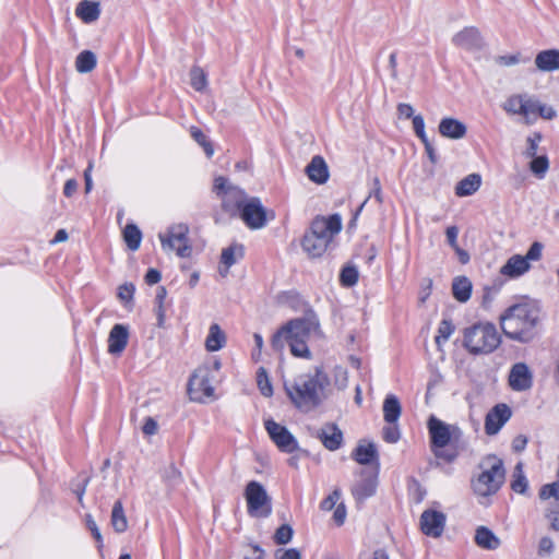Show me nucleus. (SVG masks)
<instances>
[{"label":"nucleus","instance_id":"f257e3e1","mask_svg":"<svg viewBox=\"0 0 559 559\" xmlns=\"http://www.w3.org/2000/svg\"><path fill=\"white\" fill-rule=\"evenodd\" d=\"M320 336L319 319L313 312H308L302 318L293 319L283 325L273 335L271 344L276 352H283L288 345L293 356L310 359L311 352L308 342Z\"/></svg>","mask_w":559,"mask_h":559},{"label":"nucleus","instance_id":"f03ea898","mask_svg":"<svg viewBox=\"0 0 559 559\" xmlns=\"http://www.w3.org/2000/svg\"><path fill=\"white\" fill-rule=\"evenodd\" d=\"M540 308L535 300L523 298L508 307L500 316L501 329L507 337L527 343L534 338Z\"/></svg>","mask_w":559,"mask_h":559},{"label":"nucleus","instance_id":"7ed1b4c3","mask_svg":"<svg viewBox=\"0 0 559 559\" xmlns=\"http://www.w3.org/2000/svg\"><path fill=\"white\" fill-rule=\"evenodd\" d=\"M329 384L328 374L321 367H316L313 373H304L293 380H285L284 389L298 409L309 412L325 399L324 391Z\"/></svg>","mask_w":559,"mask_h":559},{"label":"nucleus","instance_id":"20e7f679","mask_svg":"<svg viewBox=\"0 0 559 559\" xmlns=\"http://www.w3.org/2000/svg\"><path fill=\"white\" fill-rule=\"evenodd\" d=\"M479 468L480 473L472 479V489L478 499H487L496 495L504 483L503 462L496 455H487Z\"/></svg>","mask_w":559,"mask_h":559},{"label":"nucleus","instance_id":"39448f33","mask_svg":"<svg viewBox=\"0 0 559 559\" xmlns=\"http://www.w3.org/2000/svg\"><path fill=\"white\" fill-rule=\"evenodd\" d=\"M501 338L497 328L491 323H477L464 331V346L472 354L492 353Z\"/></svg>","mask_w":559,"mask_h":559},{"label":"nucleus","instance_id":"423d86ee","mask_svg":"<svg viewBox=\"0 0 559 559\" xmlns=\"http://www.w3.org/2000/svg\"><path fill=\"white\" fill-rule=\"evenodd\" d=\"M213 192L221 200L223 210L231 216L238 215V212L249 199L243 189L235 186L223 176L214 179Z\"/></svg>","mask_w":559,"mask_h":559},{"label":"nucleus","instance_id":"0eeeda50","mask_svg":"<svg viewBox=\"0 0 559 559\" xmlns=\"http://www.w3.org/2000/svg\"><path fill=\"white\" fill-rule=\"evenodd\" d=\"M158 239L165 252L175 251L179 258H189L192 253L189 227L183 223L173 224L165 233L158 234Z\"/></svg>","mask_w":559,"mask_h":559},{"label":"nucleus","instance_id":"6e6552de","mask_svg":"<svg viewBox=\"0 0 559 559\" xmlns=\"http://www.w3.org/2000/svg\"><path fill=\"white\" fill-rule=\"evenodd\" d=\"M544 245L534 241L525 255L513 254L501 266L500 273L510 278H518L531 270V262H537L543 257Z\"/></svg>","mask_w":559,"mask_h":559},{"label":"nucleus","instance_id":"1a4fd4ad","mask_svg":"<svg viewBox=\"0 0 559 559\" xmlns=\"http://www.w3.org/2000/svg\"><path fill=\"white\" fill-rule=\"evenodd\" d=\"M248 514L252 518H269L272 513V500L262 484L251 480L245 488Z\"/></svg>","mask_w":559,"mask_h":559},{"label":"nucleus","instance_id":"9d476101","mask_svg":"<svg viewBox=\"0 0 559 559\" xmlns=\"http://www.w3.org/2000/svg\"><path fill=\"white\" fill-rule=\"evenodd\" d=\"M190 399L197 402H205L214 396L212 374L207 367L198 368L190 377L188 383Z\"/></svg>","mask_w":559,"mask_h":559},{"label":"nucleus","instance_id":"9b49d317","mask_svg":"<svg viewBox=\"0 0 559 559\" xmlns=\"http://www.w3.org/2000/svg\"><path fill=\"white\" fill-rule=\"evenodd\" d=\"M238 214L250 229H261L267 223L266 209L257 197L249 198Z\"/></svg>","mask_w":559,"mask_h":559},{"label":"nucleus","instance_id":"f8f14e48","mask_svg":"<svg viewBox=\"0 0 559 559\" xmlns=\"http://www.w3.org/2000/svg\"><path fill=\"white\" fill-rule=\"evenodd\" d=\"M265 430L275 445L285 453H293L298 449V441L289 430L273 419L264 421Z\"/></svg>","mask_w":559,"mask_h":559},{"label":"nucleus","instance_id":"ddd939ff","mask_svg":"<svg viewBox=\"0 0 559 559\" xmlns=\"http://www.w3.org/2000/svg\"><path fill=\"white\" fill-rule=\"evenodd\" d=\"M341 229L342 219L340 215L334 214L329 217H316L308 233L330 245Z\"/></svg>","mask_w":559,"mask_h":559},{"label":"nucleus","instance_id":"4468645a","mask_svg":"<svg viewBox=\"0 0 559 559\" xmlns=\"http://www.w3.org/2000/svg\"><path fill=\"white\" fill-rule=\"evenodd\" d=\"M428 429L432 447L439 449L448 445L453 437H459L461 435V430L457 427L447 425L435 416L429 418Z\"/></svg>","mask_w":559,"mask_h":559},{"label":"nucleus","instance_id":"2eb2a0df","mask_svg":"<svg viewBox=\"0 0 559 559\" xmlns=\"http://www.w3.org/2000/svg\"><path fill=\"white\" fill-rule=\"evenodd\" d=\"M377 471L361 469L358 479L352 487V495L357 502H364L372 497L377 489Z\"/></svg>","mask_w":559,"mask_h":559},{"label":"nucleus","instance_id":"dca6fc26","mask_svg":"<svg viewBox=\"0 0 559 559\" xmlns=\"http://www.w3.org/2000/svg\"><path fill=\"white\" fill-rule=\"evenodd\" d=\"M447 516L443 512L428 509L420 515V530L430 537L438 538L445 527Z\"/></svg>","mask_w":559,"mask_h":559},{"label":"nucleus","instance_id":"f3484780","mask_svg":"<svg viewBox=\"0 0 559 559\" xmlns=\"http://www.w3.org/2000/svg\"><path fill=\"white\" fill-rule=\"evenodd\" d=\"M512 412L507 404H497L486 415L485 432L488 436L497 435L511 418Z\"/></svg>","mask_w":559,"mask_h":559},{"label":"nucleus","instance_id":"a211bd4d","mask_svg":"<svg viewBox=\"0 0 559 559\" xmlns=\"http://www.w3.org/2000/svg\"><path fill=\"white\" fill-rule=\"evenodd\" d=\"M509 385L513 391H527L533 385V373L524 362H516L509 373Z\"/></svg>","mask_w":559,"mask_h":559},{"label":"nucleus","instance_id":"6ab92c4d","mask_svg":"<svg viewBox=\"0 0 559 559\" xmlns=\"http://www.w3.org/2000/svg\"><path fill=\"white\" fill-rule=\"evenodd\" d=\"M129 329L123 324H115L108 335V353L120 355L128 345Z\"/></svg>","mask_w":559,"mask_h":559},{"label":"nucleus","instance_id":"aec40b11","mask_svg":"<svg viewBox=\"0 0 559 559\" xmlns=\"http://www.w3.org/2000/svg\"><path fill=\"white\" fill-rule=\"evenodd\" d=\"M245 255V247L240 243H233L223 249L221 254L219 274L225 277L228 274L229 267L241 260Z\"/></svg>","mask_w":559,"mask_h":559},{"label":"nucleus","instance_id":"412c9836","mask_svg":"<svg viewBox=\"0 0 559 559\" xmlns=\"http://www.w3.org/2000/svg\"><path fill=\"white\" fill-rule=\"evenodd\" d=\"M438 130L443 138L452 140L462 139L467 132V128L462 121L451 117L442 118Z\"/></svg>","mask_w":559,"mask_h":559},{"label":"nucleus","instance_id":"4be33fe9","mask_svg":"<svg viewBox=\"0 0 559 559\" xmlns=\"http://www.w3.org/2000/svg\"><path fill=\"white\" fill-rule=\"evenodd\" d=\"M308 178L318 183H325L329 179V168L324 158L320 155L312 157L311 162L306 167Z\"/></svg>","mask_w":559,"mask_h":559},{"label":"nucleus","instance_id":"5701e85b","mask_svg":"<svg viewBox=\"0 0 559 559\" xmlns=\"http://www.w3.org/2000/svg\"><path fill=\"white\" fill-rule=\"evenodd\" d=\"M475 544L485 550H496L500 547V538L487 526H478L474 536Z\"/></svg>","mask_w":559,"mask_h":559},{"label":"nucleus","instance_id":"b1692460","mask_svg":"<svg viewBox=\"0 0 559 559\" xmlns=\"http://www.w3.org/2000/svg\"><path fill=\"white\" fill-rule=\"evenodd\" d=\"M535 64L538 70L552 72L559 70V50L549 49L537 53Z\"/></svg>","mask_w":559,"mask_h":559},{"label":"nucleus","instance_id":"393cba45","mask_svg":"<svg viewBox=\"0 0 559 559\" xmlns=\"http://www.w3.org/2000/svg\"><path fill=\"white\" fill-rule=\"evenodd\" d=\"M481 186V176L479 174H469L460 180L455 186V194L460 198L473 195Z\"/></svg>","mask_w":559,"mask_h":559},{"label":"nucleus","instance_id":"a878e982","mask_svg":"<svg viewBox=\"0 0 559 559\" xmlns=\"http://www.w3.org/2000/svg\"><path fill=\"white\" fill-rule=\"evenodd\" d=\"M75 14L85 23H92L99 17L100 4L97 1L82 0L75 9Z\"/></svg>","mask_w":559,"mask_h":559},{"label":"nucleus","instance_id":"bb28decb","mask_svg":"<svg viewBox=\"0 0 559 559\" xmlns=\"http://www.w3.org/2000/svg\"><path fill=\"white\" fill-rule=\"evenodd\" d=\"M320 439L330 451L337 450L343 441V433L335 425H329L321 430Z\"/></svg>","mask_w":559,"mask_h":559},{"label":"nucleus","instance_id":"cd10ccee","mask_svg":"<svg viewBox=\"0 0 559 559\" xmlns=\"http://www.w3.org/2000/svg\"><path fill=\"white\" fill-rule=\"evenodd\" d=\"M302 249L312 258L321 257L328 249L329 245L317 236L307 233L301 242Z\"/></svg>","mask_w":559,"mask_h":559},{"label":"nucleus","instance_id":"c85d7f7f","mask_svg":"<svg viewBox=\"0 0 559 559\" xmlns=\"http://www.w3.org/2000/svg\"><path fill=\"white\" fill-rule=\"evenodd\" d=\"M226 335L217 323L211 324L205 340V348L209 352H216L224 347Z\"/></svg>","mask_w":559,"mask_h":559},{"label":"nucleus","instance_id":"c756f323","mask_svg":"<svg viewBox=\"0 0 559 559\" xmlns=\"http://www.w3.org/2000/svg\"><path fill=\"white\" fill-rule=\"evenodd\" d=\"M402 413L399 399L390 394L383 402V418L388 424H396Z\"/></svg>","mask_w":559,"mask_h":559},{"label":"nucleus","instance_id":"7c9ffc66","mask_svg":"<svg viewBox=\"0 0 559 559\" xmlns=\"http://www.w3.org/2000/svg\"><path fill=\"white\" fill-rule=\"evenodd\" d=\"M353 457L356 462L362 465L370 464L378 461V451L373 443L358 444L353 453Z\"/></svg>","mask_w":559,"mask_h":559},{"label":"nucleus","instance_id":"2f4dec72","mask_svg":"<svg viewBox=\"0 0 559 559\" xmlns=\"http://www.w3.org/2000/svg\"><path fill=\"white\" fill-rule=\"evenodd\" d=\"M452 293L454 298L460 302H466L471 298L472 283L465 276L454 278L452 284Z\"/></svg>","mask_w":559,"mask_h":559},{"label":"nucleus","instance_id":"473e14b6","mask_svg":"<svg viewBox=\"0 0 559 559\" xmlns=\"http://www.w3.org/2000/svg\"><path fill=\"white\" fill-rule=\"evenodd\" d=\"M97 64V57L91 50L81 51L75 58V70L79 73H90Z\"/></svg>","mask_w":559,"mask_h":559},{"label":"nucleus","instance_id":"72a5a7b5","mask_svg":"<svg viewBox=\"0 0 559 559\" xmlns=\"http://www.w3.org/2000/svg\"><path fill=\"white\" fill-rule=\"evenodd\" d=\"M111 525L117 533H123L128 528V520L121 501H116L111 510Z\"/></svg>","mask_w":559,"mask_h":559},{"label":"nucleus","instance_id":"f704fd0d","mask_svg":"<svg viewBox=\"0 0 559 559\" xmlns=\"http://www.w3.org/2000/svg\"><path fill=\"white\" fill-rule=\"evenodd\" d=\"M123 240L131 251L140 248L142 240V233L134 224H128L123 229Z\"/></svg>","mask_w":559,"mask_h":559},{"label":"nucleus","instance_id":"c9c22d12","mask_svg":"<svg viewBox=\"0 0 559 559\" xmlns=\"http://www.w3.org/2000/svg\"><path fill=\"white\" fill-rule=\"evenodd\" d=\"M513 479L511 481V488L518 493H524L527 489V479L523 472V464L519 462L513 471Z\"/></svg>","mask_w":559,"mask_h":559},{"label":"nucleus","instance_id":"e433bc0d","mask_svg":"<svg viewBox=\"0 0 559 559\" xmlns=\"http://www.w3.org/2000/svg\"><path fill=\"white\" fill-rule=\"evenodd\" d=\"M538 105L539 102L535 97L524 93L521 116L531 122V118L537 115Z\"/></svg>","mask_w":559,"mask_h":559},{"label":"nucleus","instance_id":"4c0bfd02","mask_svg":"<svg viewBox=\"0 0 559 559\" xmlns=\"http://www.w3.org/2000/svg\"><path fill=\"white\" fill-rule=\"evenodd\" d=\"M455 328L451 320L443 319L438 328V333L435 337V342L437 346L440 348L450 338V336L453 334Z\"/></svg>","mask_w":559,"mask_h":559},{"label":"nucleus","instance_id":"58836bf2","mask_svg":"<svg viewBox=\"0 0 559 559\" xmlns=\"http://www.w3.org/2000/svg\"><path fill=\"white\" fill-rule=\"evenodd\" d=\"M549 169V160L546 155L532 158L530 170L539 179H543Z\"/></svg>","mask_w":559,"mask_h":559},{"label":"nucleus","instance_id":"ea45409f","mask_svg":"<svg viewBox=\"0 0 559 559\" xmlns=\"http://www.w3.org/2000/svg\"><path fill=\"white\" fill-rule=\"evenodd\" d=\"M523 103V94H513L509 96L502 105V108L506 112L510 115H519L521 116Z\"/></svg>","mask_w":559,"mask_h":559},{"label":"nucleus","instance_id":"a19ab883","mask_svg":"<svg viewBox=\"0 0 559 559\" xmlns=\"http://www.w3.org/2000/svg\"><path fill=\"white\" fill-rule=\"evenodd\" d=\"M257 382L262 395L270 397L273 394V388L269 379L267 372L263 367H260L257 372Z\"/></svg>","mask_w":559,"mask_h":559},{"label":"nucleus","instance_id":"79ce46f5","mask_svg":"<svg viewBox=\"0 0 559 559\" xmlns=\"http://www.w3.org/2000/svg\"><path fill=\"white\" fill-rule=\"evenodd\" d=\"M167 296V290L164 286H159L156 289V296H155V312L158 320V325H162L165 320V307L164 302Z\"/></svg>","mask_w":559,"mask_h":559},{"label":"nucleus","instance_id":"37998d69","mask_svg":"<svg viewBox=\"0 0 559 559\" xmlns=\"http://www.w3.org/2000/svg\"><path fill=\"white\" fill-rule=\"evenodd\" d=\"M190 81L192 87L199 92L204 91L207 85L206 74L199 67H194L191 69Z\"/></svg>","mask_w":559,"mask_h":559},{"label":"nucleus","instance_id":"c03bdc74","mask_svg":"<svg viewBox=\"0 0 559 559\" xmlns=\"http://www.w3.org/2000/svg\"><path fill=\"white\" fill-rule=\"evenodd\" d=\"M190 134L193 138V140L204 148V152L207 155V157H211L214 154V150L211 143L207 141L205 134L202 132L201 129L192 127L190 129Z\"/></svg>","mask_w":559,"mask_h":559},{"label":"nucleus","instance_id":"a18cd8bd","mask_svg":"<svg viewBox=\"0 0 559 559\" xmlns=\"http://www.w3.org/2000/svg\"><path fill=\"white\" fill-rule=\"evenodd\" d=\"M340 281L342 285L352 287L358 282V271L355 266H345L341 271Z\"/></svg>","mask_w":559,"mask_h":559},{"label":"nucleus","instance_id":"49530a36","mask_svg":"<svg viewBox=\"0 0 559 559\" xmlns=\"http://www.w3.org/2000/svg\"><path fill=\"white\" fill-rule=\"evenodd\" d=\"M293 537V528L288 524L281 525L275 534H274V540L278 545H285L292 540Z\"/></svg>","mask_w":559,"mask_h":559},{"label":"nucleus","instance_id":"de8ad7c7","mask_svg":"<svg viewBox=\"0 0 559 559\" xmlns=\"http://www.w3.org/2000/svg\"><path fill=\"white\" fill-rule=\"evenodd\" d=\"M542 141V135L539 133H534L533 135L528 136L526 140L527 147L524 152L525 157L527 158H534L537 157V151H538V144Z\"/></svg>","mask_w":559,"mask_h":559},{"label":"nucleus","instance_id":"09e8293b","mask_svg":"<svg viewBox=\"0 0 559 559\" xmlns=\"http://www.w3.org/2000/svg\"><path fill=\"white\" fill-rule=\"evenodd\" d=\"M341 498V490L334 489L326 498L322 500L320 503V509L322 511H331L337 506V502Z\"/></svg>","mask_w":559,"mask_h":559},{"label":"nucleus","instance_id":"8fccbe9b","mask_svg":"<svg viewBox=\"0 0 559 559\" xmlns=\"http://www.w3.org/2000/svg\"><path fill=\"white\" fill-rule=\"evenodd\" d=\"M383 439L389 443H396L401 433L396 424H389L382 430Z\"/></svg>","mask_w":559,"mask_h":559},{"label":"nucleus","instance_id":"3c124183","mask_svg":"<svg viewBox=\"0 0 559 559\" xmlns=\"http://www.w3.org/2000/svg\"><path fill=\"white\" fill-rule=\"evenodd\" d=\"M559 483H552L544 485L539 490V498L543 500H547L549 498L559 499Z\"/></svg>","mask_w":559,"mask_h":559},{"label":"nucleus","instance_id":"603ef678","mask_svg":"<svg viewBox=\"0 0 559 559\" xmlns=\"http://www.w3.org/2000/svg\"><path fill=\"white\" fill-rule=\"evenodd\" d=\"M413 128L415 134L420 139V141L426 142L427 134L425 131V120L423 116L417 115L413 117Z\"/></svg>","mask_w":559,"mask_h":559},{"label":"nucleus","instance_id":"864d4df0","mask_svg":"<svg viewBox=\"0 0 559 559\" xmlns=\"http://www.w3.org/2000/svg\"><path fill=\"white\" fill-rule=\"evenodd\" d=\"M374 198L378 203H382V191H381V185L379 178H373V188L370 192L369 197L362 202V204L359 206L357 213H360L362 207L366 205L368 199Z\"/></svg>","mask_w":559,"mask_h":559},{"label":"nucleus","instance_id":"5fc2aeb1","mask_svg":"<svg viewBox=\"0 0 559 559\" xmlns=\"http://www.w3.org/2000/svg\"><path fill=\"white\" fill-rule=\"evenodd\" d=\"M546 519L550 524V528L559 532V508L549 507L545 513Z\"/></svg>","mask_w":559,"mask_h":559},{"label":"nucleus","instance_id":"6e6d98bb","mask_svg":"<svg viewBox=\"0 0 559 559\" xmlns=\"http://www.w3.org/2000/svg\"><path fill=\"white\" fill-rule=\"evenodd\" d=\"M134 294V286L131 283L120 285L118 288V297L124 302L132 300Z\"/></svg>","mask_w":559,"mask_h":559},{"label":"nucleus","instance_id":"4d7b16f0","mask_svg":"<svg viewBox=\"0 0 559 559\" xmlns=\"http://www.w3.org/2000/svg\"><path fill=\"white\" fill-rule=\"evenodd\" d=\"M334 378H335V385L340 389V390H344L347 384H348V374H347V370L344 369V368H336L335 369V372H334Z\"/></svg>","mask_w":559,"mask_h":559},{"label":"nucleus","instance_id":"13d9d810","mask_svg":"<svg viewBox=\"0 0 559 559\" xmlns=\"http://www.w3.org/2000/svg\"><path fill=\"white\" fill-rule=\"evenodd\" d=\"M276 559H301V555L298 549L289 548V549H278L275 552Z\"/></svg>","mask_w":559,"mask_h":559},{"label":"nucleus","instance_id":"bf43d9fd","mask_svg":"<svg viewBox=\"0 0 559 559\" xmlns=\"http://www.w3.org/2000/svg\"><path fill=\"white\" fill-rule=\"evenodd\" d=\"M158 430V424L153 417H146L142 426L145 436H154Z\"/></svg>","mask_w":559,"mask_h":559},{"label":"nucleus","instance_id":"052dcab7","mask_svg":"<svg viewBox=\"0 0 559 559\" xmlns=\"http://www.w3.org/2000/svg\"><path fill=\"white\" fill-rule=\"evenodd\" d=\"M522 60L521 55H508V56H499L497 58V62L501 66L510 67L520 63Z\"/></svg>","mask_w":559,"mask_h":559},{"label":"nucleus","instance_id":"680f3d73","mask_svg":"<svg viewBox=\"0 0 559 559\" xmlns=\"http://www.w3.org/2000/svg\"><path fill=\"white\" fill-rule=\"evenodd\" d=\"M333 520L338 526L344 524L346 520V507L344 503H338L335 507Z\"/></svg>","mask_w":559,"mask_h":559},{"label":"nucleus","instance_id":"e2e57ef3","mask_svg":"<svg viewBox=\"0 0 559 559\" xmlns=\"http://www.w3.org/2000/svg\"><path fill=\"white\" fill-rule=\"evenodd\" d=\"M537 115H539L544 119H554L557 116L556 110L548 105L540 104L538 105Z\"/></svg>","mask_w":559,"mask_h":559},{"label":"nucleus","instance_id":"0e129e2a","mask_svg":"<svg viewBox=\"0 0 559 559\" xmlns=\"http://www.w3.org/2000/svg\"><path fill=\"white\" fill-rule=\"evenodd\" d=\"M445 236L448 243L451 246V248H454L457 245V236H459V228L456 226H450L445 230Z\"/></svg>","mask_w":559,"mask_h":559},{"label":"nucleus","instance_id":"69168bd1","mask_svg":"<svg viewBox=\"0 0 559 559\" xmlns=\"http://www.w3.org/2000/svg\"><path fill=\"white\" fill-rule=\"evenodd\" d=\"M86 525H87L88 530L91 531L93 537L97 540V543L102 544L103 543L102 534L97 527L96 522L92 519L91 515H88L86 519Z\"/></svg>","mask_w":559,"mask_h":559},{"label":"nucleus","instance_id":"338daca9","mask_svg":"<svg viewBox=\"0 0 559 559\" xmlns=\"http://www.w3.org/2000/svg\"><path fill=\"white\" fill-rule=\"evenodd\" d=\"M78 188L79 183L75 179H68L64 183L63 194L67 198H71L78 191Z\"/></svg>","mask_w":559,"mask_h":559},{"label":"nucleus","instance_id":"774afa93","mask_svg":"<svg viewBox=\"0 0 559 559\" xmlns=\"http://www.w3.org/2000/svg\"><path fill=\"white\" fill-rule=\"evenodd\" d=\"M538 549L540 554H551L554 550V543L551 538L547 536L543 537L539 540Z\"/></svg>","mask_w":559,"mask_h":559}]
</instances>
